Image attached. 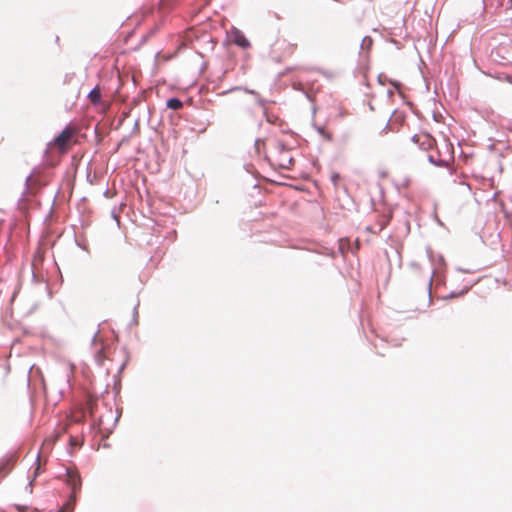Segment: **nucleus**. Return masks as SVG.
I'll list each match as a JSON object with an SVG mask.
<instances>
[{"label": "nucleus", "instance_id": "f257e3e1", "mask_svg": "<svg viewBox=\"0 0 512 512\" xmlns=\"http://www.w3.org/2000/svg\"><path fill=\"white\" fill-rule=\"evenodd\" d=\"M428 153V160L432 164L441 167H447L454 160V150L451 143L444 140L439 145H434Z\"/></svg>", "mask_w": 512, "mask_h": 512}, {"label": "nucleus", "instance_id": "f03ea898", "mask_svg": "<svg viewBox=\"0 0 512 512\" xmlns=\"http://www.w3.org/2000/svg\"><path fill=\"white\" fill-rule=\"evenodd\" d=\"M77 134L78 128L69 125L49 143V148L56 149L60 154H64L76 143Z\"/></svg>", "mask_w": 512, "mask_h": 512}, {"label": "nucleus", "instance_id": "7ed1b4c3", "mask_svg": "<svg viewBox=\"0 0 512 512\" xmlns=\"http://www.w3.org/2000/svg\"><path fill=\"white\" fill-rule=\"evenodd\" d=\"M273 161L281 168L289 169L293 165V159L290 155L289 150L284 149L283 147L278 148L272 154Z\"/></svg>", "mask_w": 512, "mask_h": 512}, {"label": "nucleus", "instance_id": "20e7f679", "mask_svg": "<svg viewBox=\"0 0 512 512\" xmlns=\"http://www.w3.org/2000/svg\"><path fill=\"white\" fill-rule=\"evenodd\" d=\"M412 141L417 144L421 149L430 152L436 145L435 139L425 132H420L412 137Z\"/></svg>", "mask_w": 512, "mask_h": 512}, {"label": "nucleus", "instance_id": "39448f33", "mask_svg": "<svg viewBox=\"0 0 512 512\" xmlns=\"http://www.w3.org/2000/svg\"><path fill=\"white\" fill-rule=\"evenodd\" d=\"M177 0H160L157 8V15L164 19L176 6Z\"/></svg>", "mask_w": 512, "mask_h": 512}, {"label": "nucleus", "instance_id": "423d86ee", "mask_svg": "<svg viewBox=\"0 0 512 512\" xmlns=\"http://www.w3.org/2000/svg\"><path fill=\"white\" fill-rule=\"evenodd\" d=\"M229 38L231 39L232 42H234L236 45H238L239 47L241 48H247L250 46V42L248 41V39L244 36V34L236 29V28H232L230 33H229Z\"/></svg>", "mask_w": 512, "mask_h": 512}, {"label": "nucleus", "instance_id": "0eeeda50", "mask_svg": "<svg viewBox=\"0 0 512 512\" xmlns=\"http://www.w3.org/2000/svg\"><path fill=\"white\" fill-rule=\"evenodd\" d=\"M68 483L72 488V497H75V493L81 487L80 475L76 472H68Z\"/></svg>", "mask_w": 512, "mask_h": 512}, {"label": "nucleus", "instance_id": "6e6552de", "mask_svg": "<svg viewBox=\"0 0 512 512\" xmlns=\"http://www.w3.org/2000/svg\"><path fill=\"white\" fill-rule=\"evenodd\" d=\"M90 101L97 105L100 103L101 101V92H100V89L99 87H95L88 95Z\"/></svg>", "mask_w": 512, "mask_h": 512}, {"label": "nucleus", "instance_id": "1a4fd4ad", "mask_svg": "<svg viewBox=\"0 0 512 512\" xmlns=\"http://www.w3.org/2000/svg\"><path fill=\"white\" fill-rule=\"evenodd\" d=\"M167 107L173 110H179L183 107V103L177 98H171L167 101Z\"/></svg>", "mask_w": 512, "mask_h": 512}, {"label": "nucleus", "instance_id": "9d476101", "mask_svg": "<svg viewBox=\"0 0 512 512\" xmlns=\"http://www.w3.org/2000/svg\"><path fill=\"white\" fill-rule=\"evenodd\" d=\"M264 148H265V141L262 140V139H257L255 141V150L257 152V154H262L264 153Z\"/></svg>", "mask_w": 512, "mask_h": 512}, {"label": "nucleus", "instance_id": "9b49d317", "mask_svg": "<svg viewBox=\"0 0 512 512\" xmlns=\"http://www.w3.org/2000/svg\"><path fill=\"white\" fill-rule=\"evenodd\" d=\"M95 407H96V401L92 398H89L87 401V409L91 416L94 415Z\"/></svg>", "mask_w": 512, "mask_h": 512}, {"label": "nucleus", "instance_id": "f8f14e48", "mask_svg": "<svg viewBox=\"0 0 512 512\" xmlns=\"http://www.w3.org/2000/svg\"><path fill=\"white\" fill-rule=\"evenodd\" d=\"M73 511V503L72 501H68L59 512H72Z\"/></svg>", "mask_w": 512, "mask_h": 512}, {"label": "nucleus", "instance_id": "ddd939ff", "mask_svg": "<svg viewBox=\"0 0 512 512\" xmlns=\"http://www.w3.org/2000/svg\"><path fill=\"white\" fill-rule=\"evenodd\" d=\"M11 508L17 510L18 512H26L29 510V507L25 505H13Z\"/></svg>", "mask_w": 512, "mask_h": 512}, {"label": "nucleus", "instance_id": "4468645a", "mask_svg": "<svg viewBox=\"0 0 512 512\" xmlns=\"http://www.w3.org/2000/svg\"><path fill=\"white\" fill-rule=\"evenodd\" d=\"M158 57H159V58L161 57L164 61H168V60H170V59H171V56H170V55H160V54H158Z\"/></svg>", "mask_w": 512, "mask_h": 512}, {"label": "nucleus", "instance_id": "2eb2a0df", "mask_svg": "<svg viewBox=\"0 0 512 512\" xmlns=\"http://www.w3.org/2000/svg\"><path fill=\"white\" fill-rule=\"evenodd\" d=\"M508 1H509V3L512 5V0H508Z\"/></svg>", "mask_w": 512, "mask_h": 512}]
</instances>
